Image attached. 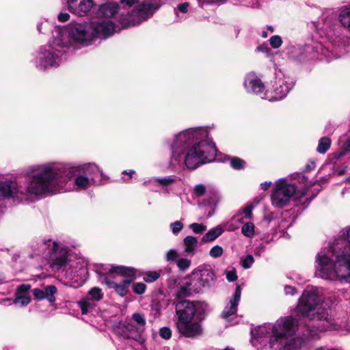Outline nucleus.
Wrapping results in <instances>:
<instances>
[{"label": "nucleus", "instance_id": "nucleus-43", "mask_svg": "<svg viewBox=\"0 0 350 350\" xmlns=\"http://www.w3.org/2000/svg\"><path fill=\"white\" fill-rule=\"evenodd\" d=\"M254 262L253 256L250 254L247 255L244 258L241 259V265L244 269L250 268Z\"/></svg>", "mask_w": 350, "mask_h": 350}, {"label": "nucleus", "instance_id": "nucleus-42", "mask_svg": "<svg viewBox=\"0 0 350 350\" xmlns=\"http://www.w3.org/2000/svg\"><path fill=\"white\" fill-rule=\"evenodd\" d=\"M170 228L172 233L175 235L178 234L183 228V224L180 221H176L170 225Z\"/></svg>", "mask_w": 350, "mask_h": 350}, {"label": "nucleus", "instance_id": "nucleus-2", "mask_svg": "<svg viewBox=\"0 0 350 350\" xmlns=\"http://www.w3.org/2000/svg\"><path fill=\"white\" fill-rule=\"evenodd\" d=\"M170 167L181 170H195L215 159L216 148L206 127L185 129L176 135L170 145Z\"/></svg>", "mask_w": 350, "mask_h": 350}, {"label": "nucleus", "instance_id": "nucleus-25", "mask_svg": "<svg viewBox=\"0 0 350 350\" xmlns=\"http://www.w3.org/2000/svg\"><path fill=\"white\" fill-rule=\"evenodd\" d=\"M184 252L190 256H193L198 249V240L193 236H187L183 239Z\"/></svg>", "mask_w": 350, "mask_h": 350}, {"label": "nucleus", "instance_id": "nucleus-16", "mask_svg": "<svg viewBox=\"0 0 350 350\" xmlns=\"http://www.w3.org/2000/svg\"><path fill=\"white\" fill-rule=\"evenodd\" d=\"M336 17V13L332 10H325L322 14L321 21L316 26L317 29L321 34L332 38L334 34Z\"/></svg>", "mask_w": 350, "mask_h": 350}, {"label": "nucleus", "instance_id": "nucleus-33", "mask_svg": "<svg viewBox=\"0 0 350 350\" xmlns=\"http://www.w3.org/2000/svg\"><path fill=\"white\" fill-rule=\"evenodd\" d=\"M242 234L249 238H252L254 235V225L252 222H247L243 224L241 228Z\"/></svg>", "mask_w": 350, "mask_h": 350}, {"label": "nucleus", "instance_id": "nucleus-8", "mask_svg": "<svg viewBox=\"0 0 350 350\" xmlns=\"http://www.w3.org/2000/svg\"><path fill=\"white\" fill-rule=\"evenodd\" d=\"M98 280L109 288H113L121 297L128 293L129 287L136 274L135 269L124 266H113L98 269Z\"/></svg>", "mask_w": 350, "mask_h": 350}, {"label": "nucleus", "instance_id": "nucleus-14", "mask_svg": "<svg viewBox=\"0 0 350 350\" xmlns=\"http://www.w3.org/2000/svg\"><path fill=\"white\" fill-rule=\"evenodd\" d=\"M202 319H196L184 322H176L178 333L187 338H196L202 335L203 328L201 324Z\"/></svg>", "mask_w": 350, "mask_h": 350}, {"label": "nucleus", "instance_id": "nucleus-52", "mask_svg": "<svg viewBox=\"0 0 350 350\" xmlns=\"http://www.w3.org/2000/svg\"><path fill=\"white\" fill-rule=\"evenodd\" d=\"M57 19L59 22H66L70 19V14L66 12H61L58 14Z\"/></svg>", "mask_w": 350, "mask_h": 350}, {"label": "nucleus", "instance_id": "nucleus-28", "mask_svg": "<svg viewBox=\"0 0 350 350\" xmlns=\"http://www.w3.org/2000/svg\"><path fill=\"white\" fill-rule=\"evenodd\" d=\"M189 4L187 2L178 4L176 8H174L175 14V22H181L185 19V14L188 12Z\"/></svg>", "mask_w": 350, "mask_h": 350}, {"label": "nucleus", "instance_id": "nucleus-62", "mask_svg": "<svg viewBox=\"0 0 350 350\" xmlns=\"http://www.w3.org/2000/svg\"><path fill=\"white\" fill-rule=\"evenodd\" d=\"M3 282V278L0 275V284Z\"/></svg>", "mask_w": 350, "mask_h": 350}, {"label": "nucleus", "instance_id": "nucleus-44", "mask_svg": "<svg viewBox=\"0 0 350 350\" xmlns=\"http://www.w3.org/2000/svg\"><path fill=\"white\" fill-rule=\"evenodd\" d=\"M146 284L142 282L135 283L133 286V289L135 293L141 295L145 292Z\"/></svg>", "mask_w": 350, "mask_h": 350}, {"label": "nucleus", "instance_id": "nucleus-41", "mask_svg": "<svg viewBox=\"0 0 350 350\" xmlns=\"http://www.w3.org/2000/svg\"><path fill=\"white\" fill-rule=\"evenodd\" d=\"M231 166L235 170H240L244 167L245 162L239 158H232L230 161Z\"/></svg>", "mask_w": 350, "mask_h": 350}, {"label": "nucleus", "instance_id": "nucleus-26", "mask_svg": "<svg viewBox=\"0 0 350 350\" xmlns=\"http://www.w3.org/2000/svg\"><path fill=\"white\" fill-rule=\"evenodd\" d=\"M40 245L41 250L37 254L38 255L42 254L46 250H49V254H56L59 247L57 242L52 241L51 239L43 240Z\"/></svg>", "mask_w": 350, "mask_h": 350}, {"label": "nucleus", "instance_id": "nucleus-36", "mask_svg": "<svg viewBox=\"0 0 350 350\" xmlns=\"http://www.w3.org/2000/svg\"><path fill=\"white\" fill-rule=\"evenodd\" d=\"M175 179L171 176L154 178V181L159 186L167 187L174 182Z\"/></svg>", "mask_w": 350, "mask_h": 350}, {"label": "nucleus", "instance_id": "nucleus-29", "mask_svg": "<svg viewBox=\"0 0 350 350\" xmlns=\"http://www.w3.org/2000/svg\"><path fill=\"white\" fill-rule=\"evenodd\" d=\"M224 232V230L221 226H217L209 230L202 237V242H211L215 240Z\"/></svg>", "mask_w": 350, "mask_h": 350}, {"label": "nucleus", "instance_id": "nucleus-32", "mask_svg": "<svg viewBox=\"0 0 350 350\" xmlns=\"http://www.w3.org/2000/svg\"><path fill=\"white\" fill-rule=\"evenodd\" d=\"M79 306L81 308V313L85 314L94 307V304L90 298H85L79 301Z\"/></svg>", "mask_w": 350, "mask_h": 350}, {"label": "nucleus", "instance_id": "nucleus-58", "mask_svg": "<svg viewBox=\"0 0 350 350\" xmlns=\"http://www.w3.org/2000/svg\"><path fill=\"white\" fill-rule=\"evenodd\" d=\"M122 173L123 174H129L130 176V177H131L132 175L135 173V171L134 170H130L129 172L127 171H123Z\"/></svg>", "mask_w": 350, "mask_h": 350}, {"label": "nucleus", "instance_id": "nucleus-57", "mask_svg": "<svg viewBox=\"0 0 350 350\" xmlns=\"http://www.w3.org/2000/svg\"><path fill=\"white\" fill-rule=\"evenodd\" d=\"M264 251V248L263 247H261L259 250H258V248H256V251H255V254H258V255H260V253L263 252Z\"/></svg>", "mask_w": 350, "mask_h": 350}, {"label": "nucleus", "instance_id": "nucleus-22", "mask_svg": "<svg viewBox=\"0 0 350 350\" xmlns=\"http://www.w3.org/2000/svg\"><path fill=\"white\" fill-rule=\"evenodd\" d=\"M219 200L220 196L219 193L215 191H213L208 193L207 199L204 200L199 204L202 208H210L207 213V217H211L215 213V208Z\"/></svg>", "mask_w": 350, "mask_h": 350}, {"label": "nucleus", "instance_id": "nucleus-34", "mask_svg": "<svg viewBox=\"0 0 350 350\" xmlns=\"http://www.w3.org/2000/svg\"><path fill=\"white\" fill-rule=\"evenodd\" d=\"M89 296L90 297V300L94 302V301H100L103 298V293L101 292V289L98 287H94L88 293Z\"/></svg>", "mask_w": 350, "mask_h": 350}, {"label": "nucleus", "instance_id": "nucleus-7", "mask_svg": "<svg viewBox=\"0 0 350 350\" xmlns=\"http://www.w3.org/2000/svg\"><path fill=\"white\" fill-rule=\"evenodd\" d=\"M123 8L128 10L122 14L120 23L124 28L138 25L148 20L160 8L159 0H147L139 4L137 0H120Z\"/></svg>", "mask_w": 350, "mask_h": 350}, {"label": "nucleus", "instance_id": "nucleus-20", "mask_svg": "<svg viewBox=\"0 0 350 350\" xmlns=\"http://www.w3.org/2000/svg\"><path fill=\"white\" fill-rule=\"evenodd\" d=\"M241 295V288L239 285H237L232 298L221 313V316L224 319H228L230 316L236 314Z\"/></svg>", "mask_w": 350, "mask_h": 350}, {"label": "nucleus", "instance_id": "nucleus-45", "mask_svg": "<svg viewBox=\"0 0 350 350\" xmlns=\"http://www.w3.org/2000/svg\"><path fill=\"white\" fill-rule=\"evenodd\" d=\"M252 206H247L243 208L239 211V212H242V215H244L245 219H252Z\"/></svg>", "mask_w": 350, "mask_h": 350}, {"label": "nucleus", "instance_id": "nucleus-31", "mask_svg": "<svg viewBox=\"0 0 350 350\" xmlns=\"http://www.w3.org/2000/svg\"><path fill=\"white\" fill-rule=\"evenodd\" d=\"M331 140L329 137H321L318 144L317 151L320 154L325 153L330 148Z\"/></svg>", "mask_w": 350, "mask_h": 350}, {"label": "nucleus", "instance_id": "nucleus-40", "mask_svg": "<svg viewBox=\"0 0 350 350\" xmlns=\"http://www.w3.org/2000/svg\"><path fill=\"white\" fill-rule=\"evenodd\" d=\"M269 44L273 49H278L282 44V38L280 36H273L269 39Z\"/></svg>", "mask_w": 350, "mask_h": 350}, {"label": "nucleus", "instance_id": "nucleus-48", "mask_svg": "<svg viewBox=\"0 0 350 350\" xmlns=\"http://www.w3.org/2000/svg\"><path fill=\"white\" fill-rule=\"evenodd\" d=\"M226 278L229 282H234L237 280V275L235 269L232 268L230 270L226 271Z\"/></svg>", "mask_w": 350, "mask_h": 350}, {"label": "nucleus", "instance_id": "nucleus-46", "mask_svg": "<svg viewBox=\"0 0 350 350\" xmlns=\"http://www.w3.org/2000/svg\"><path fill=\"white\" fill-rule=\"evenodd\" d=\"M346 237H347V239H344L343 238H338V239H336L332 243L329 244V247H324L323 249H329L331 248L334 244L335 243V242L338 240V239H342L344 240L347 243V247H350V227L347 229L346 230Z\"/></svg>", "mask_w": 350, "mask_h": 350}, {"label": "nucleus", "instance_id": "nucleus-24", "mask_svg": "<svg viewBox=\"0 0 350 350\" xmlns=\"http://www.w3.org/2000/svg\"><path fill=\"white\" fill-rule=\"evenodd\" d=\"M59 256L54 258L52 266L57 270L67 269L68 267L71 268L73 267V263L71 261H68L66 252L64 250L59 252Z\"/></svg>", "mask_w": 350, "mask_h": 350}, {"label": "nucleus", "instance_id": "nucleus-54", "mask_svg": "<svg viewBox=\"0 0 350 350\" xmlns=\"http://www.w3.org/2000/svg\"><path fill=\"white\" fill-rule=\"evenodd\" d=\"M316 163L313 161H310L306 166V169L308 171H310L315 167Z\"/></svg>", "mask_w": 350, "mask_h": 350}, {"label": "nucleus", "instance_id": "nucleus-27", "mask_svg": "<svg viewBox=\"0 0 350 350\" xmlns=\"http://www.w3.org/2000/svg\"><path fill=\"white\" fill-rule=\"evenodd\" d=\"M193 293H197L198 292V291H196L191 286V281L189 277L188 281L185 282L183 284L179 286L177 291V297H186L190 296Z\"/></svg>", "mask_w": 350, "mask_h": 350}, {"label": "nucleus", "instance_id": "nucleus-53", "mask_svg": "<svg viewBox=\"0 0 350 350\" xmlns=\"http://www.w3.org/2000/svg\"><path fill=\"white\" fill-rule=\"evenodd\" d=\"M284 292H285L286 295H293L297 293L295 287H293L292 286H286L284 287Z\"/></svg>", "mask_w": 350, "mask_h": 350}, {"label": "nucleus", "instance_id": "nucleus-4", "mask_svg": "<svg viewBox=\"0 0 350 350\" xmlns=\"http://www.w3.org/2000/svg\"><path fill=\"white\" fill-rule=\"evenodd\" d=\"M304 337H294L299 328V320L293 316L280 317L273 323L266 324L258 327L256 330L257 337L268 335L269 345L274 349H281L288 347L291 350H298L306 345L309 338L314 337L315 332L310 329Z\"/></svg>", "mask_w": 350, "mask_h": 350}, {"label": "nucleus", "instance_id": "nucleus-13", "mask_svg": "<svg viewBox=\"0 0 350 350\" xmlns=\"http://www.w3.org/2000/svg\"><path fill=\"white\" fill-rule=\"evenodd\" d=\"M294 86L293 81L286 77L278 78L272 90H266L262 98L276 101L284 98Z\"/></svg>", "mask_w": 350, "mask_h": 350}, {"label": "nucleus", "instance_id": "nucleus-1", "mask_svg": "<svg viewBox=\"0 0 350 350\" xmlns=\"http://www.w3.org/2000/svg\"><path fill=\"white\" fill-rule=\"evenodd\" d=\"M103 172L94 163L47 162L31 166L23 183L15 180L0 182V202L12 199L18 202L67 191L86 190L100 182Z\"/></svg>", "mask_w": 350, "mask_h": 350}, {"label": "nucleus", "instance_id": "nucleus-35", "mask_svg": "<svg viewBox=\"0 0 350 350\" xmlns=\"http://www.w3.org/2000/svg\"><path fill=\"white\" fill-rule=\"evenodd\" d=\"M191 264V260L186 258H179L176 262V265H177L178 269L183 271L188 269L190 267Z\"/></svg>", "mask_w": 350, "mask_h": 350}, {"label": "nucleus", "instance_id": "nucleus-12", "mask_svg": "<svg viewBox=\"0 0 350 350\" xmlns=\"http://www.w3.org/2000/svg\"><path fill=\"white\" fill-rule=\"evenodd\" d=\"M189 277L193 288L199 293L203 288L214 283L215 273L210 265H205L193 271Z\"/></svg>", "mask_w": 350, "mask_h": 350}, {"label": "nucleus", "instance_id": "nucleus-23", "mask_svg": "<svg viewBox=\"0 0 350 350\" xmlns=\"http://www.w3.org/2000/svg\"><path fill=\"white\" fill-rule=\"evenodd\" d=\"M56 293L57 288L53 285L48 286L44 289L34 288L33 291V296L36 299L39 300L46 299L50 302L55 301L54 295Z\"/></svg>", "mask_w": 350, "mask_h": 350}, {"label": "nucleus", "instance_id": "nucleus-6", "mask_svg": "<svg viewBox=\"0 0 350 350\" xmlns=\"http://www.w3.org/2000/svg\"><path fill=\"white\" fill-rule=\"evenodd\" d=\"M329 306L325 303L324 290L317 286L308 287L299 299L297 310L309 321L314 322L312 327L320 332L330 330L350 331V324L333 323L329 314Z\"/></svg>", "mask_w": 350, "mask_h": 350}, {"label": "nucleus", "instance_id": "nucleus-17", "mask_svg": "<svg viewBox=\"0 0 350 350\" xmlns=\"http://www.w3.org/2000/svg\"><path fill=\"white\" fill-rule=\"evenodd\" d=\"M68 10L78 16H85L94 5L92 0H65Z\"/></svg>", "mask_w": 350, "mask_h": 350}, {"label": "nucleus", "instance_id": "nucleus-19", "mask_svg": "<svg viewBox=\"0 0 350 350\" xmlns=\"http://www.w3.org/2000/svg\"><path fill=\"white\" fill-rule=\"evenodd\" d=\"M125 12L128 13V10L123 8L120 2L119 3L108 2L99 6L98 14L103 18H110L120 14V18H121L122 14H126Z\"/></svg>", "mask_w": 350, "mask_h": 350}, {"label": "nucleus", "instance_id": "nucleus-21", "mask_svg": "<svg viewBox=\"0 0 350 350\" xmlns=\"http://www.w3.org/2000/svg\"><path fill=\"white\" fill-rule=\"evenodd\" d=\"M29 290L30 286L28 284L19 286L16 291L14 304H18L22 307L27 306L31 301V298L29 295Z\"/></svg>", "mask_w": 350, "mask_h": 350}, {"label": "nucleus", "instance_id": "nucleus-51", "mask_svg": "<svg viewBox=\"0 0 350 350\" xmlns=\"http://www.w3.org/2000/svg\"><path fill=\"white\" fill-rule=\"evenodd\" d=\"M244 216L242 215V212H237L236 215L233 216L232 218V221H234L237 224H243V219Z\"/></svg>", "mask_w": 350, "mask_h": 350}, {"label": "nucleus", "instance_id": "nucleus-64", "mask_svg": "<svg viewBox=\"0 0 350 350\" xmlns=\"http://www.w3.org/2000/svg\"><path fill=\"white\" fill-rule=\"evenodd\" d=\"M224 350H234V349H230V348H229V347H226Z\"/></svg>", "mask_w": 350, "mask_h": 350}, {"label": "nucleus", "instance_id": "nucleus-38", "mask_svg": "<svg viewBox=\"0 0 350 350\" xmlns=\"http://www.w3.org/2000/svg\"><path fill=\"white\" fill-rule=\"evenodd\" d=\"M189 227L196 234H202L206 230V226L203 224L193 223Z\"/></svg>", "mask_w": 350, "mask_h": 350}, {"label": "nucleus", "instance_id": "nucleus-18", "mask_svg": "<svg viewBox=\"0 0 350 350\" xmlns=\"http://www.w3.org/2000/svg\"><path fill=\"white\" fill-rule=\"evenodd\" d=\"M244 87L249 93L258 95L261 98L265 96V86L261 79L254 72L246 75L244 80Z\"/></svg>", "mask_w": 350, "mask_h": 350}, {"label": "nucleus", "instance_id": "nucleus-5", "mask_svg": "<svg viewBox=\"0 0 350 350\" xmlns=\"http://www.w3.org/2000/svg\"><path fill=\"white\" fill-rule=\"evenodd\" d=\"M342 239L329 249H322L316 256L317 276L332 281L346 280L350 283V247Z\"/></svg>", "mask_w": 350, "mask_h": 350}, {"label": "nucleus", "instance_id": "nucleus-59", "mask_svg": "<svg viewBox=\"0 0 350 350\" xmlns=\"http://www.w3.org/2000/svg\"><path fill=\"white\" fill-rule=\"evenodd\" d=\"M41 28H42L41 24H38V26H37V29H38V31H39L40 33H41V32H42V31H41Z\"/></svg>", "mask_w": 350, "mask_h": 350}, {"label": "nucleus", "instance_id": "nucleus-55", "mask_svg": "<svg viewBox=\"0 0 350 350\" xmlns=\"http://www.w3.org/2000/svg\"><path fill=\"white\" fill-rule=\"evenodd\" d=\"M271 185V182H264L260 184V188L262 189V190H267L270 186Z\"/></svg>", "mask_w": 350, "mask_h": 350}, {"label": "nucleus", "instance_id": "nucleus-3", "mask_svg": "<svg viewBox=\"0 0 350 350\" xmlns=\"http://www.w3.org/2000/svg\"><path fill=\"white\" fill-rule=\"evenodd\" d=\"M113 22L104 19H90L55 28V44L75 50L89 46L97 39L105 40L115 32Z\"/></svg>", "mask_w": 350, "mask_h": 350}, {"label": "nucleus", "instance_id": "nucleus-60", "mask_svg": "<svg viewBox=\"0 0 350 350\" xmlns=\"http://www.w3.org/2000/svg\"><path fill=\"white\" fill-rule=\"evenodd\" d=\"M267 29H268V30H269V31H271V32H273V31H274L273 27H271V26H269V27H267Z\"/></svg>", "mask_w": 350, "mask_h": 350}, {"label": "nucleus", "instance_id": "nucleus-37", "mask_svg": "<svg viewBox=\"0 0 350 350\" xmlns=\"http://www.w3.org/2000/svg\"><path fill=\"white\" fill-rule=\"evenodd\" d=\"M160 276V271H149L144 274V280L146 282L156 281Z\"/></svg>", "mask_w": 350, "mask_h": 350}, {"label": "nucleus", "instance_id": "nucleus-61", "mask_svg": "<svg viewBox=\"0 0 350 350\" xmlns=\"http://www.w3.org/2000/svg\"><path fill=\"white\" fill-rule=\"evenodd\" d=\"M267 36V33L265 31L262 32V37L266 38Z\"/></svg>", "mask_w": 350, "mask_h": 350}, {"label": "nucleus", "instance_id": "nucleus-50", "mask_svg": "<svg viewBox=\"0 0 350 350\" xmlns=\"http://www.w3.org/2000/svg\"><path fill=\"white\" fill-rule=\"evenodd\" d=\"M160 336L164 339H170L172 336L171 329L169 327H163L159 331Z\"/></svg>", "mask_w": 350, "mask_h": 350}, {"label": "nucleus", "instance_id": "nucleus-47", "mask_svg": "<svg viewBox=\"0 0 350 350\" xmlns=\"http://www.w3.org/2000/svg\"><path fill=\"white\" fill-rule=\"evenodd\" d=\"M178 256V252L174 249L170 250L165 255V260L167 261H172L177 258Z\"/></svg>", "mask_w": 350, "mask_h": 350}, {"label": "nucleus", "instance_id": "nucleus-15", "mask_svg": "<svg viewBox=\"0 0 350 350\" xmlns=\"http://www.w3.org/2000/svg\"><path fill=\"white\" fill-rule=\"evenodd\" d=\"M175 310L178 317L176 322H184L199 318L197 306L193 301H179L176 304Z\"/></svg>", "mask_w": 350, "mask_h": 350}, {"label": "nucleus", "instance_id": "nucleus-10", "mask_svg": "<svg viewBox=\"0 0 350 350\" xmlns=\"http://www.w3.org/2000/svg\"><path fill=\"white\" fill-rule=\"evenodd\" d=\"M55 30L52 32V38L49 45L40 48L35 59L36 67L40 70L57 67L63 62V56L68 50L55 44Z\"/></svg>", "mask_w": 350, "mask_h": 350}, {"label": "nucleus", "instance_id": "nucleus-9", "mask_svg": "<svg viewBox=\"0 0 350 350\" xmlns=\"http://www.w3.org/2000/svg\"><path fill=\"white\" fill-rule=\"evenodd\" d=\"M295 178V175L292 174L288 177L280 178L275 182L271 196L273 206L283 208L288 206L291 201H297L305 195V192L291 181Z\"/></svg>", "mask_w": 350, "mask_h": 350}, {"label": "nucleus", "instance_id": "nucleus-30", "mask_svg": "<svg viewBox=\"0 0 350 350\" xmlns=\"http://www.w3.org/2000/svg\"><path fill=\"white\" fill-rule=\"evenodd\" d=\"M338 19L341 25L350 30V8H343L338 15Z\"/></svg>", "mask_w": 350, "mask_h": 350}, {"label": "nucleus", "instance_id": "nucleus-56", "mask_svg": "<svg viewBox=\"0 0 350 350\" xmlns=\"http://www.w3.org/2000/svg\"><path fill=\"white\" fill-rule=\"evenodd\" d=\"M345 149L346 151H350V138L346 142L345 144Z\"/></svg>", "mask_w": 350, "mask_h": 350}, {"label": "nucleus", "instance_id": "nucleus-49", "mask_svg": "<svg viewBox=\"0 0 350 350\" xmlns=\"http://www.w3.org/2000/svg\"><path fill=\"white\" fill-rule=\"evenodd\" d=\"M193 191L196 196L200 197L206 193V187L202 184L197 185Z\"/></svg>", "mask_w": 350, "mask_h": 350}, {"label": "nucleus", "instance_id": "nucleus-39", "mask_svg": "<svg viewBox=\"0 0 350 350\" xmlns=\"http://www.w3.org/2000/svg\"><path fill=\"white\" fill-rule=\"evenodd\" d=\"M224 254V249L219 245H215L209 251V255L214 258L221 256Z\"/></svg>", "mask_w": 350, "mask_h": 350}, {"label": "nucleus", "instance_id": "nucleus-63", "mask_svg": "<svg viewBox=\"0 0 350 350\" xmlns=\"http://www.w3.org/2000/svg\"><path fill=\"white\" fill-rule=\"evenodd\" d=\"M236 228H237V226H235V227H234V228H230V230H234V229H236Z\"/></svg>", "mask_w": 350, "mask_h": 350}, {"label": "nucleus", "instance_id": "nucleus-11", "mask_svg": "<svg viewBox=\"0 0 350 350\" xmlns=\"http://www.w3.org/2000/svg\"><path fill=\"white\" fill-rule=\"evenodd\" d=\"M146 320L144 314L135 312L127 319L122 326V336L126 339H133L139 342L144 340L142 333L144 331Z\"/></svg>", "mask_w": 350, "mask_h": 350}]
</instances>
